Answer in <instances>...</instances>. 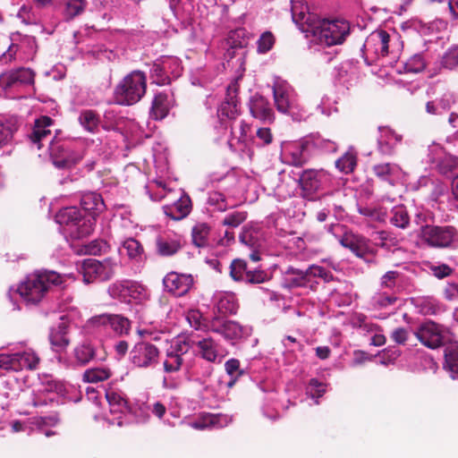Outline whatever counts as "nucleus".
Wrapping results in <instances>:
<instances>
[{
    "instance_id": "1",
    "label": "nucleus",
    "mask_w": 458,
    "mask_h": 458,
    "mask_svg": "<svg viewBox=\"0 0 458 458\" xmlns=\"http://www.w3.org/2000/svg\"><path fill=\"white\" fill-rule=\"evenodd\" d=\"M65 276L53 270H37L27 276L18 287L19 294L28 303L40 302L52 286H60L65 282Z\"/></svg>"
},
{
    "instance_id": "2",
    "label": "nucleus",
    "mask_w": 458,
    "mask_h": 458,
    "mask_svg": "<svg viewBox=\"0 0 458 458\" xmlns=\"http://www.w3.org/2000/svg\"><path fill=\"white\" fill-rule=\"evenodd\" d=\"M147 77L143 72L133 71L126 75L115 87V103L122 106H131L138 103L145 95Z\"/></svg>"
},
{
    "instance_id": "3",
    "label": "nucleus",
    "mask_w": 458,
    "mask_h": 458,
    "mask_svg": "<svg viewBox=\"0 0 458 458\" xmlns=\"http://www.w3.org/2000/svg\"><path fill=\"white\" fill-rule=\"evenodd\" d=\"M56 222L64 226L72 239H81L94 231V218L86 217L82 211L75 207L61 209L55 216Z\"/></svg>"
},
{
    "instance_id": "4",
    "label": "nucleus",
    "mask_w": 458,
    "mask_h": 458,
    "mask_svg": "<svg viewBox=\"0 0 458 458\" xmlns=\"http://www.w3.org/2000/svg\"><path fill=\"white\" fill-rule=\"evenodd\" d=\"M418 237L429 248L454 249L458 246V229L454 225H425Z\"/></svg>"
},
{
    "instance_id": "5",
    "label": "nucleus",
    "mask_w": 458,
    "mask_h": 458,
    "mask_svg": "<svg viewBox=\"0 0 458 458\" xmlns=\"http://www.w3.org/2000/svg\"><path fill=\"white\" fill-rule=\"evenodd\" d=\"M121 267L118 258L108 257L102 260L87 259L81 265V274L86 284L111 280Z\"/></svg>"
},
{
    "instance_id": "6",
    "label": "nucleus",
    "mask_w": 458,
    "mask_h": 458,
    "mask_svg": "<svg viewBox=\"0 0 458 458\" xmlns=\"http://www.w3.org/2000/svg\"><path fill=\"white\" fill-rule=\"evenodd\" d=\"M350 24L344 20H322L312 29L314 36L327 46L343 44L350 34Z\"/></svg>"
},
{
    "instance_id": "7",
    "label": "nucleus",
    "mask_w": 458,
    "mask_h": 458,
    "mask_svg": "<svg viewBox=\"0 0 458 458\" xmlns=\"http://www.w3.org/2000/svg\"><path fill=\"white\" fill-rule=\"evenodd\" d=\"M159 350L153 344L146 341L137 343L130 352V361L138 369H148L158 363Z\"/></svg>"
},
{
    "instance_id": "8",
    "label": "nucleus",
    "mask_w": 458,
    "mask_h": 458,
    "mask_svg": "<svg viewBox=\"0 0 458 458\" xmlns=\"http://www.w3.org/2000/svg\"><path fill=\"white\" fill-rule=\"evenodd\" d=\"M444 326L428 320L419 326L414 335L424 346L435 350L445 344Z\"/></svg>"
},
{
    "instance_id": "9",
    "label": "nucleus",
    "mask_w": 458,
    "mask_h": 458,
    "mask_svg": "<svg viewBox=\"0 0 458 458\" xmlns=\"http://www.w3.org/2000/svg\"><path fill=\"white\" fill-rule=\"evenodd\" d=\"M34 82L35 72L30 68L20 67L18 69L3 72L0 75V88L4 90L27 85H33Z\"/></svg>"
},
{
    "instance_id": "10",
    "label": "nucleus",
    "mask_w": 458,
    "mask_h": 458,
    "mask_svg": "<svg viewBox=\"0 0 458 458\" xmlns=\"http://www.w3.org/2000/svg\"><path fill=\"white\" fill-rule=\"evenodd\" d=\"M111 295L124 302H131V300L140 301L145 294V287L133 281H120L109 287Z\"/></svg>"
},
{
    "instance_id": "11",
    "label": "nucleus",
    "mask_w": 458,
    "mask_h": 458,
    "mask_svg": "<svg viewBox=\"0 0 458 458\" xmlns=\"http://www.w3.org/2000/svg\"><path fill=\"white\" fill-rule=\"evenodd\" d=\"M165 291L175 297L187 294L194 284L191 274H181L174 271L169 272L163 279Z\"/></svg>"
},
{
    "instance_id": "12",
    "label": "nucleus",
    "mask_w": 458,
    "mask_h": 458,
    "mask_svg": "<svg viewBox=\"0 0 458 458\" xmlns=\"http://www.w3.org/2000/svg\"><path fill=\"white\" fill-rule=\"evenodd\" d=\"M54 123L55 121L47 115H41L35 120L28 139L38 149L43 147L44 142H51V127Z\"/></svg>"
},
{
    "instance_id": "13",
    "label": "nucleus",
    "mask_w": 458,
    "mask_h": 458,
    "mask_svg": "<svg viewBox=\"0 0 458 458\" xmlns=\"http://www.w3.org/2000/svg\"><path fill=\"white\" fill-rule=\"evenodd\" d=\"M326 176L327 173L323 169H306L302 171L298 179L301 195L304 198L311 197L320 189L322 181Z\"/></svg>"
},
{
    "instance_id": "14",
    "label": "nucleus",
    "mask_w": 458,
    "mask_h": 458,
    "mask_svg": "<svg viewBox=\"0 0 458 458\" xmlns=\"http://www.w3.org/2000/svg\"><path fill=\"white\" fill-rule=\"evenodd\" d=\"M208 330L223 335L228 341H237L243 335V327L239 323L219 317H215L210 320Z\"/></svg>"
},
{
    "instance_id": "15",
    "label": "nucleus",
    "mask_w": 458,
    "mask_h": 458,
    "mask_svg": "<svg viewBox=\"0 0 458 458\" xmlns=\"http://www.w3.org/2000/svg\"><path fill=\"white\" fill-rule=\"evenodd\" d=\"M310 146V142L307 140L288 145L284 154L286 164L295 167H301L306 165L311 157Z\"/></svg>"
},
{
    "instance_id": "16",
    "label": "nucleus",
    "mask_w": 458,
    "mask_h": 458,
    "mask_svg": "<svg viewBox=\"0 0 458 458\" xmlns=\"http://www.w3.org/2000/svg\"><path fill=\"white\" fill-rule=\"evenodd\" d=\"M51 157L53 164L59 169H70L80 163L83 155L64 149L63 146H53L51 148Z\"/></svg>"
},
{
    "instance_id": "17",
    "label": "nucleus",
    "mask_w": 458,
    "mask_h": 458,
    "mask_svg": "<svg viewBox=\"0 0 458 458\" xmlns=\"http://www.w3.org/2000/svg\"><path fill=\"white\" fill-rule=\"evenodd\" d=\"M238 89L235 84H231L227 87L225 99L222 102L218 108V116L227 119H235L239 114L238 100H237Z\"/></svg>"
},
{
    "instance_id": "18",
    "label": "nucleus",
    "mask_w": 458,
    "mask_h": 458,
    "mask_svg": "<svg viewBox=\"0 0 458 458\" xmlns=\"http://www.w3.org/2000/svg\"><path fill=\"white\" fill-rule=\"evenodd\" d=\"M81 206L85 212L86 217L94 218L96 225L97 216L105 210V203L100 194L96 192H87L81 199Z\"/></svg>"
},
{
    "instance_id": "19",
    "label": "nucleus",
    "mask_w": 458,
    "mask_h": 458,
    "mask_svg": "<svg viewBox=\"0 0 458 458\" xmlns=\"http://www.w3.org/2000/svg\"><path fill=\"white\" fill-rule=\"evenodd\" d=\"M156 253L161 257L175 255L182 247V241L178 237L161 234L155 240Z\"/></svg>"
},
{
    "instance_id": "20",
    "label": "nucleus",
    "mask_w": 458,
    "mask_h": 458,
    "mask_svg": "<svg viewBox=\"0 0 458 458\" xmlns=\"http://www.w3.org/2000/svg\"><path fill=\"white\" fill-rule=\"evenodd\" d=\"M339 242L343 247L349 249L357 257L362 258L367 254L368 244L366 239L351 231H344Z\"/></svg>"
},
{
    "instance_id": "21",
    "label": "nucleus",
    "mask_w": 458,
    "mask_h": 458,
    "mask_svg": "<svg viewBox=\"0 0 458 458\" xmlns=\"http://www.w3.org/2000/svg\"><path fill=\"white\" fill-rule=\"evenodd\" d=\"M68 327V322L61 317L58 324L51 329L49 341L56 352L64 351L70 344Z\"/></svg>"
},
{
    "instance_id": "22",
    "label": "nucleus",
    "mask_w": 458,
    "mask_h": 458,
    "mask_svg": "<svg viewBox=\"0 0 458 458\" xmlns=\"http://www.w3.org/2000/svg\"><path fill=\"white\" fill-rule=\"evenodd\" d=\"M250 112L254 118L264 123L274 121V113L268 101L261 96L253 97L250 103Z\"/></svg>"
},
{
    "instance_id": "23",
    "label": "nucleus",
    "mask_w": 458,
    "mask_h": 458,
    "mask_svg": "<svg viewBox=\"0 0 458 458\" xmlns=\"http://www.w3.org/2000/svg\"><path fill=\"white\" fill-rule=\"evenodd\" d=\"M166 216L174 221L185 218L191 210V200L188 195H182L177 201L172 205L163 207Z\"/></svg>"
},
{
    "instance_id": "24",
    "label": "nucleus",
    "mask_w": 458,
    "mask_h": 458,
    "mask_svg": "<svg viewBox=\"0 0 458 458\" xmlns=\"http://www.w3.org/2000/svg\"><path fill=\"white\" fill-rule=\"evenodd\" d=\"M195 344L201 358L209 362H216L219 355L221 358L224 357L221 346L211 337L199 340Z\"/></svg>"
},
{
    "instance_id": "25",
    "label": "nucleus",
    "mask_w": 458,
    "mask_h": 458,
    "mask_svg": "<svg viewBox=\"0 0 458 458\" xmlns=\"http://www.w3.org/2000/svg\"><path fill=\"white\" fill-rule=\"evenodd\" d=\"M170 107L171 104L168 95L165 92H159L154 96L149 115L154 120L161 121L168 115Z\"/></svg>"
},
{
    "instance_id": "26",
    "label": "nucleus",
    "mask_w": 458,
    "mask_h": 458,
    "mask_svg": "<svg viewBox=\"0 0 458 458\" xmlns=\"http://www.w3.org/2000/svg\"><path fill=\"white\" fill-rule=\"evenodd\" d=\"M402 140V136L389 128L380 129V136L377 140L378 148L382 154L391 155L394 147Z\"/></svg>"
},
{
    "instance_id": "27",
    "label": "nucleus",
    "mask_w": 458,
    "mask_h": 458,
    "mask_svg": "<svg viewBox=\"0 0 458 458\" xmlns=\"http://www.w3.org/2000/svg\"><path fill=\"white\" fill-rule=\"evenodd\" d=\"M98 320L103 325H110L113 330L119 335L128 334L131 327L130 320L120 315H102Z\"/></svg>"
},
{
    "instance_id": "28",
    "label": "nucleus",
    "mask_w": 458,
    "mask_h": 458,
    "mask_svg": "<svg viewBox=\"0 0 458 458\" xmlns=\"http://www.w3.org/2000/svg\"><path fill=\"white\" fill-rule=\"evenodd\" d=\"M217 310L223 315H233L237 312L239 304L234 293H222L217 297Z\"/></svg>"
},
{
    "instance_id": "29",
    "label": "nucleus",
    "mask_w": 458,
    "mask_h": 458,
    "mask_svg": "<svg viewBox=\"0 0 458 458\" xmlns=\"http://www.w3.org/2000/svg\"><path fill=\"white\" fill-rule=\"evenodd\" d=\"M15 362L16 370L21 371L24 369L34 370L37 369L40 361V358L31 351H25L23 352H16Z\"/></svg>"
},
{
    "instance_id": "30",
    "label": "nucleus",
    "mask_w": 458,
    "mask_h": 458,
    "mask_svg": "<svg viewBox=\"0 0 458 458\" xmlns=\"http://www.w3.org/2000/svg\"><path fill=\"white\" fill-rule=\"evenodd\" d=\"M222 420H226V417L221 414L204 413L199 415L192 423V428L196 429H205L208 427H223Z\"/></svg>"
},
{
    "instance_id": "31",
    "label": "nucleus",
    "mask_w": 458,
    "mask_h": 458,
    "mask_svg": "<svg viewBox=\"0 0 458 458\" xmlns=\"http://www.w3.org/2000/svg\"><path fill=\"white\" fill-rule=\"evenodd\" d=\"M399 169V166L395 164L385 163L375 165L372 171L378 179L394 185L393 176L398 173Z\"/></svg>"
},
{
    "instance_id": "32",
    "label": "nucleus",
    "mask_w": 458,
    "mask_h": 458,
    "mask_svg": "<svg viewBox=\"0 0 458 458\" xmlns=\"http://www.w3.org/2000/svg\"><path fill=\"white\" fill-rule=\"evenodd\" d=\"M274 99L279 112L286 114L292 106L289 93L283 86H276L273 89Z\"/></svg>"
},
{
    "instance_id": "33",
    "label": "nucleus",
    "mask_w": 458,
    "mask_h": 458,
    "mask_svg": "<svg viewBox=\"0 0 458 458\" xmlns=\"http://www.w3.org/2000/svg\"><path fill=\"white\" fill-rule=\"evenodd\" d=\"M229 270V275L234 282L244 283L250 269L245 259H234L230 264Z\"/></svg>"
},
{
    "instance_id": "34",
    "label": "nucleus",
    "mask_w": 458,
    "mask_h": 458,
    "mask_svg": "<svg viewBox=\"0 0 458 458\" xmlns=\"http://www.w3.org/2000/svg\"><path fill=\"white\" fill-rule=\"evenodd\" d=\"M372 41L382 56H386L389 53L390 35L384 30L374 31L370 36Z\"/></svg>"
},
{
    "instance_id": "35",
    "label": "nucleus",
    "mask_w": 458,
    "mask_h": 458,
    "mask_svg": "<svg viewBox=\"0 0 458 458\" xmlns=\"http://www.w3.org/2000/svg\"><path fill=\"white\" fill-rule=\"evenodd\" d=\"M210 227L205 224H198L193 226L191 230L192 242L199 248H203L208 245V235Z\"/></svg>"
},
{
    "instance_id": "36",
    "label": "nucleus",
    "mask_w": 458,
    "mask_h": 458,
    "mask_svg": "<svg viewBox=\"0 0 458 458\" xmlns=\"http://www.w3.org/2000/svg\"><path fill=\"white\" fill-rule=\"evenodd\" d=\"M55 389H57V385L52 382H47V385L43 386V388L38 389L37 392H33L30 397L29 404L32 405L35 408L47 406L48 402H52V399H47L43 397V394L47 392H51Z\"/></svg>"
},
{
    "instance_id": "37",
    "label": "nucleus",
    "mask_w": 458,
    "mask_h": 458,
    "mask_svg": "<svg viewBox=\"0 0 458 458\" xmlns=\"http://www.w3.org/2000/svg\"><path fill=\"white\" fill-rule=\"evenodd\" d=\"M88 2L86 0H67L64 11L65 20L71 21L81 15L85 11Z\"/></svg>"
},
{
    "instance_id": "38",
    "label": "nucleus",
    "mask_w": 458,
    "mask_h": 458,
    "mask_svg": "<svg viewBox=\"0 0 458 458\" xmlns=\"http://www.w3.org/2000/svg\"><path fill=\"white\" fill-rule=\"evenodd\" d=\"M356 165L357 156L352 151H347L335 161L336 168L345 174L352 173Z\"/></svg>"
},
{
    "instance_id": "39",
    "label": "nucleus",
    "mask_w": 458,
    "mask_h": 458,
    "mask_svg": "<svg viewBox=\"0 0 458 458\" xmlns=\"http://www.w3.org/2000/svg\"><path fill=\"white\" fill-rule=\"evenodd\" d=\"M112 372L107 368H94L87 369L83 374V380L88 383H98L108 379Z\"/></svg>"
},
{
    "instance_id": "40",
    "label": "nucleus",
    "mask_w": 458,
    "mask_h": 458,
    "mask_svg": "<svg viewBox=\"0 0 458 458\" xmlns=\"http://www.w3.org/2000/svg\"><path fill=\"white\" fill-rule=\"evenodd\" d=\"M81 124L89 132H94L99 124V116L93 110H84L79 116Z\"/></svg>"
},
{
    "instance_id": "41",
    "label": "nucleus",
    "mask_w": 458,
    "mask_h": 458,
    "mask_svg": "<svg viewBox=\"0 0 458 458\" xmlns=\"http://www.w3.org/2000/svg\"><path fill=\"white\" fill-rule=\"evenodd\" d=\"M390 222L396 227L405 229L410 224L408 211L403 206H396L392 209Z\"/></svg>"
},
{
    "instance_id": "42",
    "label": "nucleus",
    "mask_w": 458,
    "mask_h": 458,
    "mask_svg": "<svg viewBox=\"0 0 458 458\" xmlns=\"http://www.w3.org/2000/svg\"><path fill=\"white\" fill-rule=\"evenodd\" d=\"M18 130V124L15 121L8 120L0 123V148L7 145L13 139L15 131Z\"/></svg>"
},
{
    "instance_id": "43",
    "label": "nucleus",
    "mask_w": 458,
    "mask_h": 458,
    "mask_svg": "<svg viewBox=\"0 0 458 458\" xmlns=\"http://www.w3.org/2000/svg\"><path fill=\"white\" fill-rule=\"evenodd\" d=\"M96 350L89 343H83L75 349V358L81 365L88 364L95 358Z\"/></svg>"
},
{
    "instance_id": "44",
    "label": "nucleus",
    "mask_w": 458,
    "mask_h": 458,
    "mask_svg": "<svg viewBox=\"0 0 458 458\" xmlns=\"http://www.w3.org/2000/svg\"><path fill=\"white\" fill-rule=\"evenodd\" d=\"M226 373L231 377V380L227 383L229 388L233 387L236 380L245 374V371L240 368V360L237 359H230L225 363Z\"/></svg>"
},
{
    "instance_id": "45",
    "label": "nucleus",
    "mask_w": 458,
    "mask_h": 458,
    "mask_svg": "<svg viewBox=\"0 0 458 458\" xmlns=\"http://www.w3.org/2000/svg\"><path fill=\"white\" fill-rule=\"evenodd\" d=\"M444 368L451 372L458 373V346L449 345L445 349Z\"/></svg>"
},
{
    "instance_id": "46",
    "label": "nucleus",
    "mask_w": 458,
    "mask_h": 458,
    "mask_svg": "<svg viewBox=\"0 0 458 458\" xmlns=\"http://www.w3.org/2000/svg\"><path fill=\"white\" fill-rule=\"evenodd\" d=\"M123 247L126 250L127 255L131 259H141L144 249L139 241L129 238L123 242Z\"/></svg>"
},
{
    "instance_id": "47",
    "label": "nucleus",
    "mask_w": 458,
    "mask_h": 458,
    "mask_svg": "<svg viewBox=\"0 0 458 458\" xmlns=\"http://www.w3.org/2000/svg\"><path fill=\"white\" fill-rule=\"evenodd\" d=\"M183 359L178 354L171 352H166V359L164 361V370L166 373H173L179 371L182 368Z\"/></svg>"
},
{
    "instance_id": "48",
    "label": "nucleus",
    "mask_w": 458,
    "mask_h": 458,
    "mask_svg": "<svg viewBox=\"0 0 458 458\" xmlns=\"http://www.w3.org/2000/svg\"><path fill=\"white\" fill-rule=\"evenodd\" d=\"M458 165V159L452 156H445L437 164L436 168L443 174H451Z\"/></svg>"
},
{
    "instance_id": "49",
    "label": "nucleus",
    "mask_w": 458,
    "mask_h": 458,
    "mask_svg": "<svg viewBox=\"0 0 458 458\" xmlns=\"http://www.w3.org/2000/svg\"><path fill=\"white\" fill-rule=\"evenodd\" d=\"M276 42V38L271 31L263 32L257 41L258 52L265 54L270 51Z\"/></svg>"
},
{
    "instance_id": "50",
    "label": "nucleus",
    "mask_w": 458,
    "mask_h": 458,
    "mask_svg": "<svg viewBox=\"0 0 458 458\" xmlns=\"http://www.w3.org/2000/svg\"><path fill=\"white\" fill-rule=\"evenodd\" d=\"M442 64L445 68L454 69L458 66V44L447 49L442 58Z\"/></svg>"
},
{
    "instance_id": "51",
    "label": "nucleus",
    "mask_w": 458,
    "mask_h": 458,
    "mask_svg": "<svg viewBox=\"0 0 458 458\" xmlns=\"http://www.w3.org/2000/svg\"><path fill=\"white\" fill-rule=\"evenodd\" d=\"M109 249L110 246L105 240H94L85 246L86 253L94 256L106 253Z\"/></svg>"
},
{
    "instance_id": "52",
    "label": "nucleus",
    "mask_w": 458,
    "mask_h": 458,
    "mask_svg": "<svg viewBox=\"0 0 458 458\" xmlns=\"http://www.w3.org/2000/svg\"><path fill=\"white\" fill-rule=\"evenodd\" d=\"M404 68L407 72L418 73L426 68V63L421 55H414L406 61Z\"/></svg>"
},
{
    "instance_id": "53",
    "label": "nucleus",
    "mask_w": 458,
    "mask_h": 458,
    "mask_svg": "<svg viewBox=\"0 0 458 458\" xmlns=\"http://www.w3.org/2000/svg\"><path fill=\"white\" fill-rule=\"evenodd\" d=\"M208 203L214 207L217 211L224 212L228 208L225 196L218 191L209 193Z\"/></svg>"
},
{
    "instance_id": "54",
    "label": "nucleus",
    "mask_w": 458,
    "mask_h": 458,
    "mask_svg": "<svg viewBox=\"0 0 458 458\" xmlns=\"http://www.w3.org/2000/svg\"><path fill=\"white\" fill-rule=\"evenodd\" d=\"M16 368L14 353H0V376H3L4 372H17Z\"/></svg>"
},
{
    "instance_id": "55",
    "label": "nucleus",
    "mask_w": 458,
    "mask_h": 458,
    "mask_svg": "<svg viewBox=\"0 0 458 458\" xmlns=\"http://www.w3.org/2000/svg\"><path fill=\"white\" fill-rule=\"evenodd\" d=\"M245 284H263L267 281H269L270 277L267 275V273L265 270L261 269H253L249 270V273H247V277H245Z\"/></svg>"
},
{
    "instance_id": "56",
    "label": "nucleus",
    "mask_w": 458,
    "mask_h": 458,
    "mask_svg": "<svg viewBox=\"0 0 458 458\" xmlns=\"http://www.w3.org/2000/svg\"><path fill=\"white\" fill-rule=\"evenodd\" d=\"M150 72L151 76L155 79L158 85H165L169 82V77L165 74V62L162 64L154 63Z\"/></svg>"
},
{
    "instance_id": "57",
    "label": "nucleus",
    "mask_w": 458,
    "mask_h": 458,
    "mask_svg": "<svg viewBox=\"0 0 458 458\" xmlns=\"http://www.w3.org/2000/svg\"><path fill=\"white\" fill-rule=\"evenodd\" d=\"M247 218V212L234 211L228 214L222 221L223 225L230 227H237L242 224Z\"/></svg>"
},
{
    "instance_id": "58",
    "label": "nucleus",
    "mask_w": 458,
    "mask_h": 458,
    "mask_svg": "<svg viewBox=\"0 0 458 458\" xmlns=\"http://www.w3.org/2000/svg\"><path fill=\"white\" fill-rule=\"evenodd\" d=\"M310 273V281H311L312 277H319L323 279L326 283H329L333 281L334 276L333 274L327 270L325 267L316 265H311L309 267Z\"/></svg>"
},
{
    "instance_id": "59",
    "label": "nucleus",
    "mask_w": 458,
    "mask_h": 458,
    "mask_svg": "<svg viewBox=\"0 0 458 458\" xmlns=\"http://www.w3.org/2000/svg\"><path fill=\"white\" fill-rule=\"evenodd\" d=\"M400 276L398 271H387L380 279L382 288L394 289L396 286L397 279Z\"/></svg>"
},
{
    "instance_id": "60",
    "label": "nucleus",
    "mask_w": 458,
    "mask_h": 458,
    "mask_svg": "<svg viewBox=\"0 0 458 458\" xmlns=\"http://www.w3.org/2000/svg\"><path fill=\"white\" fill-rule=\"evenodd\" d=\"M409 336L410 333L408 329L404 327H396L390 334V338L394 343L401 345H404L406 344V342L409 339Z\"/></svg>"
},
{
    "instance_id": "61",
    "label": "nucleus",
    "mask_w": 458,
    "mask_h": 458,
    "mask_svg": "<svg viewBox=\"0 0 458 458\" xmlns=\"http://www.w3.org/2000/svg\"><path fill=\"white\" fill-rule=\"evenodd\" d=\"M380 245L386 248L396 247L399 240L387 231H381L379 233Z\"/></svg>"
},
{
    "instance_id": "62",
    "label": "nucleus",
    "mask_w": 458,
    "mask_h": 458,
    "mask_svg": "<svg viewBox=\"0 0 458 458\" xmlns=\"http://www.w3.org/2000/svg\"><path fill=\"white\" fill-rule=\"evenodd\" d=\"M240 241L250 249L258 248L257 238L253 236V232L251 230L243 229L240 234Z\"/></svg>"
},
{
    "instance_id": "63",
    "label": "nucleus",
    "mask_w": 458,
    "mask_h": 458,
    "mask_svg": "<svg viewBox=\"0 0 458 458\" xmlns=\"http://www.w3.org/2000/svg\"><path fill=\"white\" fill-rule=\"evenodd\" d=\"M430 270L432 274L439 279L447 277L453 273V268L446 264H442L439 266H431Z\"/></svg>"
},
{
    "instance_id": "64",
    "label": "nucleus",
    "mask_w": 458,
    "mask_h": 458,
    "mask_svg": "<svg viewBox=\"0 0 458 458\" xmlns=\"http://www.w3.org/2000/svg\"><path fill=\"white\" fill-rule=\"evenodd\" d=\"M397 301V297L394 295H387L386 293H379L375 298V303L380 308H386L393 305Z\"/></svg>"
}]
</instances>
